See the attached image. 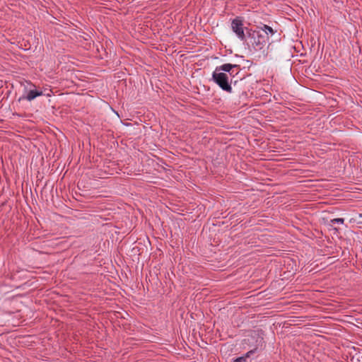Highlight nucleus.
Returning <instances> with one entry per match:
<instances>
[{
    "instance_id": "nucleus-7",
    "label": "nucleus",
    "mask_w": 362,
    "mask_h": 362,
    "mask_svg": "<svg viewBox=\"0 0 362 362\" xmlns=\"http://www.w3.org/2000/svg\"><path fill=\"white\" fill-rule=\"evenodd\" d=\"M257 29H260L261 32L263 34H266L268 37L269 35H273L276 32L272 28L265 24H263L262 26H258Z\"/></svg>"
},
{
    "instance_id": "nucleus-3",
    "label": "nucleus",
    "mask_w": 362,
    "mask_h": 362,
    "mask_svg": "<svg viewBox=\"0 0 362 362\" xmlns=\"http://www.w3.org/2000/svg\"><path fill=\"white\" fill-rule=\"evenodd\" d=\"M211 80L223 91L229 93H232V79H230V82L229 76L227 74L214 70L212 73Z\"/></svg>"
},
{
    "instance_id": "nucleus-5",
    "label": "nucleus",
    "mask_w": 362,
    "mask_h": 362,
    "mask_svg": "<svg viewBox=\"0 0 362 362\" xmlns=\"http://www.w3.org/2000/svg\"><path fill=\"white\" fill-rule=\"evenodd\" d=\"M246 28L243 25V20L241 17H236L231 21V30L235 34L237 37L243 42L246 41L247 33Z\"/></svg>"
},
{
    "instance_id": "nucleus-6",
    "label": "nucleus",
    "mask_w": 362,
    "mask_h": 362,
    "mask_svg": "<svg viewBox=\"0 0 362 362\" xmlns=\"http://www.w3.org/2000/svg\"><path fill=\"white\" fill-rule=\"evenodd\" d=\"M240 65L233 64H223L216 67L215 70L227 74L230 77H234L240 71Z\"/></svg>"
},
{
    "instance_id": "nucleus-9",
    "label": "nucleus",
    "mask_w": 362,
    "mask_h": 362,
    "mask_svg": "<svg viewBox=\"0 0 362 362\" xmlns=\"http://www.w3.org/2000/svg\"><path fill=\"white\" fill-rule=\"evenodd\" d=\"M358 216H359L360 218H362V213H361V214H359Z\"/></svg>"
},
{
    "instance_id": "nucleus-4",
    "label": "nucleus",
    "mask_w": 362,
    "mask_h": 362,
    "mask_svg": "<svg viewBox=\"0 0 362 362\" xmlns=\"http://www.w3.org/2000/svg\"><path fill=\"white\" fill-rule=\"evenodd\" d=\"M27 86L24 87L23 94L18 98V101L28 100L32 101L38 96L43 95L42 90L36 89V86L31 82L25 81Z\"/></svg>"
},
{
    "instance_id": "nucleus-10",
    "label": "nucleus",
    "mask_w": 362,
    "mask_h": 362,
    "mask_svg": "<svg viewBox=\"0 0 362 362\" xmlns=\"http://www.w3.org/2000/svg\"><path fill=\"white\" fill-rule=\"evenodd\" d=\"M233 362H238V361H237V360L235 359V360H234V361H233Z\"/></svg>"
},
{
    "instance_id": "nucleus-1",
    "label": "nucleus",
    "mask_w": 362,
    "mask_h": 362,
    "mask_svg": "<svg viewBox=\"0 0 362 362\" xmlns=\"http://www.w3.org/2000/svg\"><path fill=\"white\" fill-rule=\"evenodd\" d=\"M246 33L250 39V44L255 51L262 49L269 41V37L266 34H263L260 29L252 30L246 28Z\"/></svg>"
},
{
    "instance_id": "nucleus-2",
    "label": "nucleus",
    "mask_w": 362,
    "mask_h": 362,
    "mask_svg": "<svg viewBox=\"0 0 362 362\" xmlns=\"http://www.w3.org/2000/svg\"><path fill=\"white\" fill-rule=\"evenodd\" d=\"M246 343L252 344L250 347L252 348L247 351L244 356L236 358L238 362H249L247 358L254 354L258 349L259 346H262L263 342V338L260 337L256 332L252 333L245 339Z\"/></svg>"
},
{
    "instance_id": "nucleus-8",
    "label": "nucleus",
    "mask_w": 362,
    "mask_h": 362,
    "mask_svg": "<svg viewBox=\"0 0 362 362\" xmlns=\"http://www.w3.org/2000/svg\"><path fill=\"white\" fill-rule=\"evenodd\" d=\"M330 222L333 224L337 223V224H343L344 223V219L342 218H333L330 221Z\"/></svg>"
}]
</instances>
